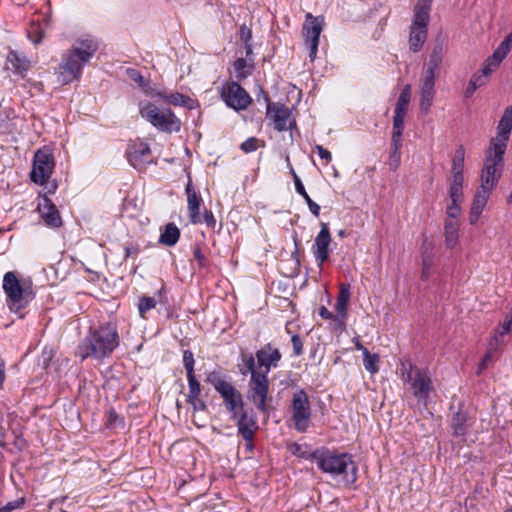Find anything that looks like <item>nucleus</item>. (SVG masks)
<instances>
[{"label":"nucleus","instance_id":"obj_1","mask_svg":"<svg viewBox=\"0 0 512 512\" xmlns=\"http://www.w3.org/2000/svg\"><path fill=\"white\" fill-rule=\"evenodd\" d=\"M119 342L116 327L111 323H105L89 330L88 335L78 345L76 355L82 361L87 358L101 360L110 356L119 346Z\"/></svg>","mask_w":512,"mask_h":512},{"label":"nucleus","instance_id":"obj_2","mask_svg":"<svg viewBox=\"0 0 512 512\" xmlns=\"http://www.w3.org/2000/svg\"><path fill=\"white\" fill-rule=\"evenodd\" d=\"M303 457L315 460L318 468L332 476H341L345 486H351L357 480V466L352 456L347 453L338 454L322 447Z\"/></svg>","mask_w":512,"mask_h":512},{"label":"nucleus","instance_id":"obj_3","mask_svg":"<svg viewBox=\"0 0 512 512\" xmlns=\"http://www.w3.org/2000/svg\"><path fill=\"white\" fill-rule=\"evenodd\" d=\"M255 359L253 354L242 351L241 360L246 369L240 368V372L242 375H246L248 372L251 374L247 398L255 404L260 412L266 414L270 410L269 403L272 401V397L269 396V379L261 370H256Z\"/></svg>","mask_w":512,"mask_h":512},{"label":"nucleus","instance_id":"obj_4","mask_svg":"<svg viewBox=\"0 0 512 512\" xmlns=\"http://www.w3.org/2000/svg\"><path fill=\"white\" fill-rule=\"evenodd\" d=\"M205 381L211 384L221 395L226 409L231 413L232 419H235L238 410L244 406L242 394L230 382L226 381L219 371L209 372Z\"/></svg>","mask_w":512,"mask_h":512},{"label":"nucleus","instance_id":"obj_5","mask_svg":"<svg viewBox=\"0 0 512 512\" xmlns=\"http://www.w3.org/2000/svg\"><path fill=\"white\" fill-rule=\"evenodd\" d=\"M139 106L140 115L159 131L166 133L180 131L181 121L170 108L161 111L151 102H141Z\"/></svg>","mask_w":512,"mask_h":512},{"label":"nucleus","instance_id":"obj_6","mask_svg":"<svg viewBox=\"0 0 512 512\" xmlns=\"http://www.w3.org/2000/svg\"><path fill=\"white\" fill-rule=\"evenodd\" d=\"M504 154L501 147L487 148L481 173V188L492 190L497 185L504 167Z\"/></svg>","mask_w":512,"mask_h":512},{"label":"nucleus","instance_id":"obj_7","mask_svg":"<svg viewBox=\"0 0 512 512\" xmlns=\"http://www.w3.org/2000/svg\"><path fill=\"white\" fill-rule=\"evenodd\" d=\"M96 45L91 40H83L79 46H74L69 54L64 57L61 68L71 74L74 79H78L81 74L82 66L88 62L90 57L96 52Z\"/></svg>","mask_w":512,"mask_h":512},{"label":"nucleus","instance_id":"obj_8","mask_svg":"<svg viewBox=\"0 0 512 512\" xmlns=\"http://www.w3.org/2000/svg\"><path fill=\"white\" fill-rule=\"evenodd\" d=\"M401 370L403 375L406 374L405 381L411 385L414 396L418 401L426 403L431 391V379L427 371L414 367L411 363L408 368L402 363Z\"/></svg>","mask_w":512,"mask_h":512},{"label":"nucleus","instance_id":"obj_9","mask_svg":"<svg viewBox=\"0 0 512 512\" xmlns=\"http://www.w3.org/2000/svg\"><path fill=\"white\" fill-rule=\"evenodd\" d=\"M428 23V7H414V18L410 27L409 35V48L411 51L418 52L423 47V44L427 39Z\"/></svg>","mask_w":512,"mask_h":512},{"label":"nucleus","instance_id":"obj_10","mask_svg":"<svg viewBox=\"0 0 512 512\" xmlns=\"http://www.w3.org/2000/svg\"><path fill=\"white\" fill-rule=\"evenodd\" d=\"M292 420L299 432H306L312 415L309 397L304 389H299L292 398Z\"/></svg>","mask_w":512,"mask_h":512},{"label":"nucleus","instance_id":"obj_11","mask_svg":"<svg viewBox=\"0 0 512 512\" xmlns=\"http://www.w3.org/2000/svg\"><path fill=\"white\" fill-rule=\"evenodd\" d=\"M55 167L54 156L49 149H39L34 155L30 179L36 184L44 185Z\"/></svg>","mask_w":512,"mask_h":512},{"label":"nucleus","instance_id":"obj_12","mask_svg":"<svg viewBox=\"0 0 512 512\" xmlns=\"http://www.w3.org/2000/svg\"><path fill=\"white\" fill-rule=\"evenodd\" d=\"M261 93H263L264 101L267 104L266 115L273 121L274 128L277 131H285L296 126L295 120H290L291 111L287 106L283 103L271 102L268 93L264 89H261Z\"/></svg>","mask_w":512,"mask_h":512},{"label":"nucleus","instance_id":"obj_13","mask_svg":"<svg viewBox=\"0 0 512 512\" xmlns=\"http://www.w3.org/2000/svg\"><path fill=\"white\" fill-rule=\"evenodd\" d=\"M305 18L303 35L305 43L309 48V58L313 61L318 51L319 37L323 29V18L315 17L311 13H307Z\"/></svg>","mask_w":512,"mask_h":512},{"label":"nucleus","instance_id":"obj_14","mask_svg":"<svg viewBox=\"0 0 512 512\" xmlns=\"http://www.w3.org/2000/svg\"><path fill=\"white\" fill-rule=\"evenodd\" d=\"M221 98L228 107L235 110H244L252 99L238 82H231L222 87Z\"/></svg>","mask_w":512,"mask_h":512},{"label":"nucleus","instance_id":"obj_15","mask_svg":"<svg viewBox=\"0 0 512 512\" xmlns=\"http://www.w3.org/2000/svg\"><path fill=\"white\" fill-rule=\"evenodd\" d=\"M235 420H237L238 433L243 439L246 442L253 441L255 433L258 430L256 415L253 409L240 408Z\"/></svg>","mask_w":512,"mask_h":512},{"label":"nucleus","instance_id":"obj_16","mask_svg":"<svg viewBox=\"0 0 512 512\" xmlns=\"http://www.w3.org/2000/svg\"><path fill=\"white\" fill-rule=\"evenodd\" d=\"M3 289L7 295L8 301L17 306V309L24 307L23 303L25 290L21 286L15 272H7L3 278Z\"/></svg>","mask_w":512,"mask_h":512},{"label":"nucleus","instance_id":"obj_17","mask_svg":"<svg viewBox=\"0 0 512 512\" xmlns=\"http://www.w3.org/2000/svg\"><path fill=\"white\" fill-rule=\"evenodd\" d=\"M498 133L497 136L491 138L489 147L492 149H497L501 147V149L505 152L507 147V142L510 137V133L512 130V106H507L504 110V113L498 123Z\"/></svg>","mask_w":512,"mask_h":512},{"label":"nucleus","instance_id":"obj_18","mask_svg":"<svg viewBox=\"0 0 512 512\" xmlns=\"http://www.w3.org/2000/svg\"><path fill=\"white\" fill-rule=\"evenodd\" d=\"M255 357L257 359L258 368L262 373H265L266 377H268V373L271 368H276L278 366V362L282 355L279 349L274 348L272 344L267 343L261 349L256 351Z\"/></svg>","mask_w":512,"mask_h":512},{"label":"nucleus","instance_id":"obj_19","mask_svg":"<svg viewBox=\"0 0 512 512\" xmlns=\"http://www.w3.org/2000/svg\"><path fill=\"white\" fill-rule=\"evenodd\" d=\"M321 229L315 238L313 245V254L318 265L321 267L329 258V245L331 243V234L327 223H321Z\"/></svg>","mask_w":512,"mask_h":512},{"label":"nucleus","instance_id":"obj_20","mask_svg":"<svg viewBox=\"0 0 512 512\" xmlns=\"http://www.w3.org/2000/svg\"><path fill=\"white\" fill-rule=\"evenodd\" d=\"M150 155V146L143 141H134L129 145L126 151L127 159L134 168H140L143 165L150 163L148 160Z\"/></svg>","mask_w":512,"mask_h":512},{"label":"nucleus","instance_id":"obj_21","mask_svg":"<svg viewBox=\"0 0 512 512\" xmlns=\"http://www.w3.org/2000/svg\"><path fill=\"white\" fill-rule=\"evenodd\" d=\"M38 210L41 218L47 226L58 228L62 226V219L56 205L46 195L38 204Z\"/></svg>","mask_w":512,"mask_h":512},{"label":"nucleus","instance_id":"obj_22","mask_svg":"<svg viewBox=\"0 0 512 512\" xmlns=\"http://www.w3.org/2000/svg\"><path fill=\"white\" fill-rule=\"evenodd\" d=\"M472 423L473 421L469 413L460 406L459 410L452 415L450 420L452 435L455 437H464L472 426Z\"/></svg>","mask_w":512,"mask_h":512},{"label":"nucleus","instance_id":"obj_23","mask_svg":"<svg viewBox=\"0 0 512 512\" xmlns=\"http://www.w3.org/2000/svg\"><path fill=\"white\" fill-rule=\"evenodd\" d=\"M186 194L190 220L193 224H199L202 222V217L200 214L202 198L196 193L191 181H189L186 185Z\"/></svg>","mask_w":512,"mask_h":512},{"label":"nucleus","instance_id":"obj_24","mask_svg":"<svg viewBox=\"0 0 512 512\" xmlns=\"http://www.w3.org/2000/svg\"><path fill=\"white\" fill-rule=\"evenodd\" d=\"M491 190L479 187L474 195L470 209L469 222L471 225L476 224L484 207L487 204Z\"/></svg>","mask_w":512,"mask_h":512},{"label":"nucleus","instance_id":"obj_25","mask_svg":"<svg viewBox=\"0 0 512 512\" xmlns=\"http://www.w3.org/2000/svg\"><path fill=\"white\" fill-rule=\"evenodd\" d=\"M445 53L444 42L442 39L437 38L433 46L432 52L429 56L427 69L425 72H430L438 75L440 64L442 63Z\"/></svg>","mask_w":512,"mask_h":512},{"label":"nucleus","instance_id":"obj_26","mask_svg":"<svg viewBox=\"0 0 512 512\" xmlns=\"http://www.w3.org/2000/svg\"><path fill=\"white\" fill-rule=\"evenodd\" d=\"M7 61L11 63L14 73L19 74L22 78L25 77L30 68V61L25 56H21L16 51H10Z\"/></svg>","mask_w":512,"mask_h":512},{"label":"nucleus","instance_id":"obj_27","mask_svg":"<svg viewBox=\"0 0 512 512\" xmlns=\"http://www.w3.org/2000/svg\"><path fill=\"white\" fill-rule=\"evenodd\" d=\"M157 96L164 99L169 104L175 105V106H183L188 109H194L196 101L189 96H186L182 93L175 92L170 95H164L163 93H157Z\"/></svg>","mask_w":512,"mask_h":512},{"label":"nucleus","instance_id":"obj_28","mask_svg":"<svg viewBox=\"0 0 512 512\" xmlns=\"http://www.w3.org/2000/svg\"><path fill=\"white\" fill-rule=\"evenodd\" d=\"M458 220L446 219L444 230H445V242L448 248H453L458 241Z\"/></svg>","mask_w":512,"mask_h":512},{"label":"nucleus","instance_id":"obj_29","mask_svg":"<svg viewBox=\"0 0 512 512\" xmlns=\"http://www.w3.org/2000/svg\"><path fill=\"white\" fill-rule=\"evenodd\" d=\"M180 237V230L174 223H168L164 231L161 233L159 242L166 246H173L177 243Z\"/></svg>","mask_w":512,"mask_h":512},{"label":"nucleus","instance_id":"obj_30","mask_svg":"<svg viewBox=\"0 0 512 512\" xmlns=\"http://www.w3.org/2000/svg\"><path fill=\"white\" fill-rule=\"evenodd\" d=\"M464 159H465V149L461 145L456 149L455 155L452 160V168H451L452 177H455V176L464 177V175H463Z\"/></svg>","mask_w":512,"mask_h":512},{"label":"nucleus","instance_id":"obj_31","mask_svg":"<svg viewBox=\"0 0 512 512\" xmlns=\"http://www.w3.org/2000/svg\"><path fill=\"white\" fill-rule=\"evenodd\" d=\"M234 70L236 72V78L241 81L245 78H247L249 75H251L254 64L248 63V61L245 58H237L234 63Z\"/></svg>","mask_w":512,"mask_h":512},{"label":"nucleus","instance_id":"obj_32","mask_svg":"<svg viewBox=\"0 0 512 512\" xmlns=\"http://www.w3.org/2000/svg\"><path fill=\"white\" fill-rule=\"evenodd\" d=\"M404 113L394 112L393 116V131H392V142H402V135L404 130Z\"/></svg>","mask_w":512,"mask_h":512},{"label":"nucleus","instance_id":"obj_33","mask_svg":"<svg viewBox=\"0 0 512 512\" xmlns=\"http://www.w3.org/2000/svg\"><path fill=\"white\" fill-rule=\"evenodd\" d=\"M411 99V86L407 84L401 91L396 102L395 111L406 114Z\"/></svg>","mask_w":512,"mask_h":512},{"label":"nucleus","instance_id":"obj_34","mask_svg":"<svg viewBox=\"0 0 512 512\" xmlns=\"http://www.w3.org/2000/svg\"><path fill=\"white\" fill-rule=\"evenodd\" d=\"M126 74L128 78L135 83L138 84V86L145 92L150 93L151 87H150V81L145 79L144 76L141 74V72L134 68H128L126 70Z\"/></svg>","mask_w":512,"mask_h":512},{"label":"nucleus","instance_id":"obj_35","mask_svg":"<svg viewBox=\"0 0 512 512\" xmlns=\"http://www.w3.org/2000/svg\"><path fill=\"white\" fill-rule=\"evenodd\" d=\"M512 47V32L508 34L504 40L499 44L496 50L493 52V59H497L498 62H502L507 54L510 52Z\"/></svg>","mask_w":512,"mask_h":512},{"label":"nucleus","instance_id":"obj_36","mask_svg":"<svg viewBox=\"0 0 512 512\" xmlns=\"http://www.w3.org/2000/svg\"><path fill=\"white\" fill-rule=\"evenodd\" d=\"M463 182L464 177H452L449 188V196L452 202L461 200L463 196Z\"/></svg>","mask_w":512,"mask_h":512},{"label":"nucleus","instance_id":"obj_37","mask_svg":"<svg viewBox=\"0 0 512 512\" xmlns=\"http://www.w3.org/2000/svg\"><path fill=\"white\" fill-rule=\"evenodd\" d=\"M497 344L498 338L497 336H495L494 339L490 341L487 352L485 353L482 361L479 363L478 374H480L484 369H486L488 363L493 360L494 352L497 350Z\"/></svg>","mask_w":512,"mask_h":512},{"label":"nucleus","instance_id":"obj_38","mask_svg":"<svg viewBox=\"0 0 512 512\" xmlns=\"http://www.w3.org/2000/svg\"><path fill=\"white\" fill-rule=\"evenodd\" d=\"M188 385H189V393L187 395V402H192L196 399V397L200 396L201 393V385L200 382L196 379L195 374L187 375Z\"/></svg>","mask_w":512,"mask_h":512},{"label":"nucleus","instance_id":"obj_39","mask_svg":"<svg viewBox=\"0 0 512 512\" xmlns=\"http://www.w3.org/2000/svg\"><path fill=\"white\" fill-rule=\"evenodd\" d=\"M436 74L430 72H424V75L421 79V93L423 94H435L434 86H435V78Z\"/></svg>","mask_w":512,"mask_h":512},{"label":"nucleus","instance_id":"obj_40","mask_svg":"<svg viewBox=\"0 0 512 512\" xmlns=\"http://www.w3.org/2000/svg\"><path fill=\"white\" fill-rule=\"evenodd\" d=\"M402 146V142H392L390 148V157H389V166L391 170H396L400 163V148Z\"/></svg>","mask_w":512,"mask_h":512},{"label":"nucleus","instance_id":"obj_41","mask_svg":"<svg viewBox=\"0 0 512 512\" xmlns=\"http://www.w3.org/2000/svg\"><path fill=\"white\" fill-rule=\"evenodd\" d=\"M364 367L366 370H368L370 373L374 374L378 372V362H379V355L378 354H371L369 350L364 351Z\"/></svg>","mask_w":512,"mask_h":512},{"label":"nucleus","instance_id":"obj_42","mask_svg":"<svg viewBox=\"0 0 512 512\" xmlns=\"http://www.w3.org/2000/svg\"><path fill=\"white\" fill-rule=\"evenodd\" d=\"M156 306V300L153 297L142 296L139 299L138 309L142 318H145V313Z\"/></svg>","mask_w":512,"mask_h":512},{"label":"nucleus","instance_id":"obj_43","mask_svg":"<svg viewBox=\"0 0 512 512\" xmlns=\"http://www.w3.org/2000/svg\"><path fill=\"white\" fill-rule=\"evenodd\" d=\"M27 35L34 44H40L44 37V31L39 24L33 23Z\"/></svg>","mask_w":512,"mask_h":512},{"label":"nucleus","instance_id":"obj_44","mask_svg":"<svg viewBox=\"0 0 512 512\" xmlns=\"http://www.w3.org/2000/svg\"><path fill=\"white\" fill-rule=\"evenodd\" d=\"M493 59V55L489 56L484 64H483V68L481 69V73L483 75H485L486 77H489L491 75V73L499 66V64L501 62H498L497 59Z\"/></svg>","mask_w":512,"mask_h":512},{"label":"nucleus","instance_id":"obj_45","mask_svg":"<svg viewBox=\"0 0 512 512\" xmlns=\"http://www.w3.org/2000/svg\"><path fill=\"white\" fill-rule=\"evenodd\" d=\"M350 284L349 283H341L339 287V294L337 296L336 303H349L350 300Z\"/></svg>","mask_w":512,"mask_h":512},{"label":"nucleus","instance_id":"obj_46","mask_svg":"<svg viewBox=\"0 0 512 512\" xmlns=\"http://www.w3.org/2000/svg\"><path fill=\"white\" fill-rule=\"evenodd\" d=\"M194 357L193 353L190 350H185L183 352V364L186 369V374H195L194 372Z\"/></svg>","mask_w":512,"mask_h":512},{"label":"nucleus","instance_id":"obj_47","mask_svg":"<svg viewBox=\"0 0 512 512\" xmlns=\"http://www.w3.org/2000/svg\"><path fill=\"white\" fill-rule=\"evenodd\" d=\"M434 99V94H423L420 96V110L422 113L427 114L430 110Z\"/></svg>","mask_w":512,"mask_h":512},{"label":"nucleus","instance_id":"obj_48","mask_svg":"<svg viewBox=\"0 0 512 512\" xmlns=\"http://www.w3.org/2000/svg\"><path fill=\"white\" fill-rule=\"evenodd\" d=\"M434 243L428 238H424L421 245V255L422 257H434Z\"/></svg>","mask_w":512,"mask_h":512},{"label":"nucleus","instance_id":"obj_49","mask_svg":"<svg viewBox=\"0 0 512 512\" xmlns=\"http://www.w3.org/2000/svg\"><path fill=\"white\" fill-rule=\"evenodd\" d=\"M194 259L198 262L200 268H204L207 266V258L202 253L199 245H195L193 249Z\"/></svg>","mask_w":512,"mask_h":512},{"label":"nucleus","instance_id":"obj_50","mask_svg":"<svg viewBox=\"0 0 512 512\" xmlns=\"http://www.w3.org/2000/svg\"><path fill=\"white\" fill-rule=\"evenodd\" d=\"M459 201L452 202L448 205L446 213H447V219H455L457 220L458 216L460 215V206L458 204Z\"/></svg>","mask_w":512,"mask_h":512},{"label":"nucleus","instance_id":"obj_51","mask_svg":"<svg viewBox=\"0 0 512 512\" xmlns=\"http://www.w3.org/2000/svg\"><path fill=\"white\" fill-rule=\"evenodd\" d=\"M293 352L296 356H300L303 353V341L298 334H294L291 338Z\"/></svg>","mask_w":512,"mask_h":512},{"label":"nucleus","instance_id":"obj_52","mask_svg":"<svg viewBox=\"0 0 512 512\" xmlns=\"http://www.w3.org/2000/svg\"><path fill=\"white\" fill-rule=\"evenodd\" d=\"M24 498L8 502L5 506L0 508V512H12L15 509L21 508L24 505Z\"/></svg>","mask_w":512,"mask_h":512},{"label":"nucleus","instance_id":"obj_53","mask_svg":"<svg viewBox=\"0 0 512 512\" xmlns=\"http://www.w3.org/2000/svg\"><path fill=\"white\" fill-rule=\"evenodd\" d=\"M257 142L258 140L255 137L248 138L241 144V149L245 153L255 151L257 149Z\"/></svg>","mask_w":512,"mask_h":512},{"label":"nucleus","instance_id":"obj_54","mask_svg":"<svg viewBox=\"0 0 512 512\" xmlns=\"http://www.w3.org/2000/svg\"><path fill=\"white\" fill-rule=\"evenodd\" d=\"M201 217H202V222H205L209 228H211V229L215 228L216 219L210 210H205L203 212V214L201 215Z\"/></svg>","mask_w":512,"mask_h":512},{"label":"nucleus","instance_id":"obj_55","mask_svg":"<svg viewBox=\"0 0 512 512\" xmlns=\"http://www.w3.org/2000/svg\"><path fill=\"white\" fill-rule=\"evenodd\" d=\"M240 39L243 43L251 42L252 39V31L245 24L240 26Z\"/></svg>","mask_w":512,"mask_h":512},{"label":"nucleus","instance_id":"obj_56","mask_svg":"<svg viewBox=\"0 0 512 512\" xmlns=\"http://www.w3.org/2000/svg\"><path fill=\"white\" fill-rule=\"evenodd\" d=\"M303 198L305 199V201H306V203H307V205H308V207H309L310 212H311L314 216L318 217V216H319V213H320V206H319L317 203H315V202L310 198V196H309L308 194H307L306 196H304Z\"/></svg>","mask_w":512,"mask_h":512},{"label":"nucleus","instance_id":"obj_57","mask_svg":"<svg viewBox=\"0 0 512 512\" xmlns=\"http://www.w3.org/2000/svg\"><path fill=\"white\" fill-rule=\"evenodd\" d=\"M345 319L334 315V318L331 319L333 321L332 329L334 331H344L346 329Z\"/></svg>","mask_w":512,"mask_h":512},{"label":"nucleus","instance_id":"obj_58","mask_svg":"<svg viewBox=\"0 0 512 512\" xmlns=\"http://www.w3.org/2000/svg\"><path fill=\"white\" fill-rule=\"evenodd\" d=\"M192 405L194 411H206L207 410V404L204 400L200 399L199 397H196L195 400L192 402H188Z\"/></svg>","mask_w":512,"mask_h":512},{"label":"nucleus","instance_id":"obj_59","mask_svg":"<svg viewBox=\"0 0 512 512\" xmlns=\"http://www.w3.org/2000/svg\"><path fill=\"white\" fill-rule=\"evenodd\" d=\"M488 77H486L485 75H483L480 71L473 74L471 79L473 82H475V85L479 88L483 85L486 84V80H487Z\"/></svg>","mask_w":512,"mask_h":512},{"label":"nucleus","instance_id":"obj_60","mask_svg":"<svg viewBox=\"0 0 512 512\" xmlns=\"http://www.w3.org/2000/svg\"><path fill=\"white\" fill-rule=\"evenodd\" d=\"M294 183H295V189L296 191L302 196H306L308 193L306 192L305 190V187L302 183V181L300 180V178L298 177L297 174H294Z\"/></svg>","mask_w":512,"mask_h":512},{"label":"nucleus","instance_id":"obj_61","mask_svg":"<svg viewBox=\"0 0 512 512\" xmlns=\"http://www.w3.org/2000/svg\"><path fill=\"white\" fill-rule=\"evenodd\" d=\"M316 150L318 151L320 158L324 159L326 161V163L331 161V159H332L331 153L327 149H325L323 146L317 145Z\"/></svg>","mask_w":512,"mask_h":512},{"label":"nucleus","instance_id":"obj_62","mask_svg":"<svg viewBox=\"0 0 512 512\" xmlns=\"http://www.w3.org/2000/svg\"><path fill=\"white\" fill-rule=\"evenodd\" d=\"M347 307H348V303H336V306H335V310L337 313L336 316H339L341 318H346L347 317Z\"/></svg>","mask_w":512,"mask_h":512},{"label":"nucleus","instance_id":"obj_63","mask_svg":"<svg viewBox=\"0 0 512 512\" xmlns=\"http://www.w3.org/2000/svg\"><path fill=\"white\" fill-rule=\"evenodd\" d=\"M319 315L326 320L334 318V314L330 312L325 306H321L319 309Z\"/></svg>","mask_w":512,"mask_h":512},{"label":"nucleus","instance_id":"obj_64","mask_svg":"<svg viewBox=\"0 0 512 512\" xmlns=\"http://www.w3.org/2000/svg\"><path fill=\"white\" fill-rule=\"evenodd\" d=\"M477 86L475 85V82L472 80L469 81L468 86L465 90V97L469 98L473 95V93L477 90Z\"/></svg>","mask_w":512,"mask_h":512}]
</instances>
